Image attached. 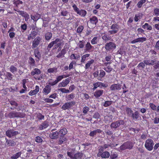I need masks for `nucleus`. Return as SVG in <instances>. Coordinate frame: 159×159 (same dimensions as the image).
Returning a JSON list of instances; mask_svg holds the SVG:
<instances>
[{
  "label": "nucleus",
  "instance_id": "obj_19",
  "mask_svg": "<svg viewBox=\"0 0 159 159\" xmlns=\"http://www.w3.org/2000/svg\"><path fill=\"white\" fill-rule=\"evenodd\" d=\"M61 40V39L59 38H56L55 40H54L50 42L48 45L47 47L48 49H50L54 45L57 43Z\"/></svg>",
  "mask_w": 159,
  "mask_h": 159
},
{
  "label": "nucleus",
  "instance_id": "obj_63",
  "mask_svg": "<svg viewBox=\"0 0 159 159\" xmlns=\"http://www.w3.org/2000/svg\"><path fill=\"white\" fill-rule=\"evenodd\" d=\"M11 130H7L6 131V134L7 136L9 137H11L12 136V131Z\"/></svg>",
  "mask_w": 159,
  "mask_h": 159
},
{
  "label": "nucleus",
  "instance_id": "obj_49",
  "mask_svg": "<svg viewBox=\"0 0 159 159\" xmlns=\"http://www.w3.org/2000/svg\"><path fill=\"white\" fill-rule=\"evenodd\" d=\"M58 90L61 91L62 93H69L70 92V90L65 88H60Z\"/></svg>",
  "mask_w": 159,
  "mask_h": 159
},
{
  "label": "nucleus",
  "instance_id": "obj_43",
  "mask_svg": "<svg viewBox=\"0 0 159 159\" xmlns=\"http://www.w3.org/2000/svg\"><path fill=\"white\" fill-rule=\"evenodd\" d=\"M21 152H18L16 154H14L11 157V159H17L21 155Z\"/></svg>",
  "mask_w": 159,
  "mask_h": 159
},
{
  "label": "nucleus",
  "instance_id": "obj_39",
  "mask_svg": "<svg viewBox=\"0 0 159 159\" xmlns=\"http://www.w3.org/2000/svg\"><path fill=\"white\" fill-rule=\"evenodd\" d=\"M142 27L143 29H146L148 30H152V26L148 23H145L144 25L142 26Z\"/></svg>",
  "mask_w": 159,
  "mask_h": 159
},
{
  "label": "nucleus",
  "instance_id": "obj_17",
  "mask_svg": "<svg viewBox=\"0 0 159 159\" xmlns=\"http://www.w3.org/2000/svg\"><path fill=\"white\" fill-rule=\"evenodd\" d=\"M104 93L103 90H97L93 93L94 96L97 98H99Z\"/></svg>",
  "mask_w": 159,
  "mask_h": 159
},
{
  "label": "nucleus",
  "instance_id": "obj_48",
  "mask_svg": "<svg viewBox=\"0 0 159 159\" xmlns=\"http://www.w3.org/2000/svg\"><path fill=\"white\" fill-rule=\"evenodd\" d=\"M112 104V101H105L103 105L105 107H107L111 105Z\"/></svg>",
  "mask_w": 159,
  "mask_h": 159
},
{
  "label": "nucleus",
  "instance_id": "obj_21",
  "mask_svg": "<svg viewBox=\"0 0 159 159\" xmlns=\"http://www.w3.org/2000/svg\"><path fill=\"white\" fill-rule=\"evenodd\" d=\"M39 86L36 85L35 87V89L34 90H31L29 93L28 94L30 96L35 95L39 92Z\"/></svg>",
  "mask_w": 159,
  "mask_h": 159
},
{
  "label": "nucleus",
  "instance_id": "obj_4",
  "mask_svg": "<svg viewBox=\"0 0 159 159\" xmlns=\"http://www.w3.org/2000/svg\"><path fill=\"white\" fill-rule=\"evenodd\" d=\"M67 156L70 157V159H77L81 158L83 156L82 153L78 152L75 153L73 156V152H67Z\"/></svg>",
  "mask_w": 159,
  "mask_h": 159
},
{
  "label": "nucleus",
  "instance_id": "obj_31",
  "mask_svg": "<svg viewBox=\"0 0 159 159\" xmlns=\"http://www.w3.org/2000/svg\"><path fill=\"white\" fill-rule=\"evenodd\" d=\"M29 64L31 66H36V62L31 57H29L28 61Z\"/></svg>",
  "mask_w": 159,
  "mask_h": 159
},
{
  "label": "nucleus",
  "instance_id": "obj_5",
  "mask_svg": "<svg viewBox=\"0 0 159 159\" xmlns=\"http://www.w3.org/2000/svg\"><path fill=\"white\" fill-rule=\"evenodd\" d=\"M103 148H100L98 149V152L97 154L98 157H101L102 158H108L110 156V153L107 151L103 152Z\"/></svg>",
  "mask_w": 159,
  "mask_h": 159
},
{
  "label": "nucleus",
  "instance_id": "obj_55",
  "mask_svg": "<svg viewBox=\"0 0 159 159\" xmlns=\"http://www.w3.org/2000/svg\"><path fill=\"white\" fill-rule=\"evenodd\" d=\"M6 143L9 146H13L14 145V142L11 140H7Z\"/></svg>",
  "mask_w": 159,
  "mask_h": 159
},
{
  "label": "nucleus",
  "instance_id": "obj_15",
  "mask_svg": "<svg viewBox=\"0 0 159 159\" xmlns=\"http://www.w3.org/2000/svg\"><path fill=\"white\" fill-rule=\"evenodd\" d=\"M121 85L118 84H112L110 87V89L111 91L115 90H120L121 89Z\"/></svg>",
  "mask_w": 159,
  "mask_h": 159
},
{
  "label": "nucleus",
  "instance_id": "obj_24",
  "mask_svg": "<svg viewBox=\"0 0 159 159\" xmlns=\"http://www.w3.org/2000/svg\"><path fill=\"white\" fill-rule=\"evenodd\" d=\"M38 33L35 31H31L30 34L28 36L27 38L28 40H30L31 39H34L37 34Z\"/></svg>",
  "mask_w": 159,
  "mask_h": 159
},
{
  "label": "nucleus",
  "instance_id": "obj_52",
  "mask_svg": "<svg viewBox=\"0 0 159 159\" xmlns=\"http://www.w3.org/2000/svg\"><path fill=\"white\" fill-rule=\"evenodd\" d=\"M89 107L87 106L84 107L83 109V112L84 113V115H85L87 114L88 112L89 111Z\"/></svg>",
  "mask_w": 159,
  "mask_h": 159
},
{
  "label": "nucleus",
  "instance_id": "obj_54",
  "mask_svg": "<svg viewBox=\"0 0 159 159\" xmlns=\"http://www.w3.org/2000/svg\"><path fill=\"white\" fill-rule=\"evenodd\" d=\"M23 2L20 0H17L14 2V4L17 7H18L20 4H22Z\"/></svg>",
  "mask_w": 159,
  "mask_h": 159
},
{
  "label": "nucleus",
  "instance_id": "obj_9",
  "mask_svg": "<svg viewBox=\"0 0 159 159\" xmlns=\"http://www.w3.org/2000/svg\"><path fill=\"white\" fill-rule=\"evenodd\" d=\"M116 48V44L112 42L107 43L105 46V49L106 50L108 51L115 49Z\"/></svg>",
  "mask_w": 159,
  "mask_h": 159
},
{
  "label": "nucleus",
  "instance_id": "obj_45",
  "mask_svg": "<svg viewBox=\"0 0 159 159\" xmlns=\"http://www.w3.org/2000/svg\"><path fill=\"white\" fill-rule=\"evenodd\" d=\"M146 0H141L138 2L137 6L139 8H140L142 7L143 4L146 2Z\"/></svg>",
  "mask_w": 159,
  "mask_h": 159
},
{
  "label": "nucleus",
  "instance_id": "obj_41",
  "mask_svg": "<svg viewBox=\"0 0 159 159\" xmlns=\"http://www.w3.org/2000/svg\"><path fill=\"white\" fill-rule=\"evenodd\" d=\"M47 72L49 73H56L57 72V68L56 67L49 68L47 70Z\"/></svg>",
  "mask_w": 159,
  "mask_h": 159
},
{
  "label": "nucleus",
  "instance_id": "obj_51",
  "mask_svg": "<svg viewBox=\"0 0 159 159\" xmlns=\"http://www.w3.org/2000/svg\"><path fill=\"white\" fill-rule=\"evenodd\" d=\"M37 118H38V120H40L44 119V116L41 113H39L37 115Z\"/></svg>",
  "mask_w": 159,
  "mask_h": 159
},
{
  "label": "nucleus",
  "instance_id": "obj_22",
  "mask_svg": "<svg viewBox=\"0 0 159 159\" xmlns=\"http://www.w3.org/2000/svg\"><path fill=\"white\" fill-rule=\"evenodd\" d=\"M41 15L38 13H36L34 15H31L30 17L32 20H33L34 21L37 22V20L40 19L41 18Z\"/></svg>",
  "mask_w": 159,
  "mask_h": 159
},
{
  "label": "nucleus",
  "instance_id": "obj_59",
  "mask_svg": "<svg viewBox=\"0 0 159 159\" xmlns=\"http://www.w3.org/2000/svg\"><path fill=\"white\" fill-rule=\"evenodd\" d=\"M106 75L105 72L103 70H100V73L99 74V77L100 78H103Z\"/></svg>",
  "mask_w": 159,
  "mask_h": 159
},
{
  "label": "nucleus",
  "instance_id": "obj_30",
  "mask_svg": "<svg viewBox=\"0 0 159 159\" xmlns=\"http://www.w3.org/2000/svg\"><path fill=\"white\" fill-rule=\"evenodd\" d=\"M49 126L48 122L47 120L44 121L39 126L40 129H43L47 128Z\"/></svg>",
  "mask_w": 159,
  "mask_h": 159
},
{
  "label": "nucleus",
  "instance_id": "obj_7",
  "mask_svg": "<svg viewBox=\"0 0 159 159\" xmlns=\"http://www.w3.org/2000/svg\"><path fill=\"white\" fill-rule=\"evenodd\" d=\"M75 104V102L74 101L66 102L62 106L61 108L64 110L71 109Z\"/></svg>",
  "mask_w": 159,
  "mask_h": 159
},
{
  "label": "nucleus",
  "instance_id": "obj_3",
  "mask_svg": "<svg viewBox=\"0 0 159 159\" xmlns=\"http://www.w3.org/2000/svg\"><path fill=\"white\" fill-rule=\"evenodd\" d=\"M154 145V143L153 140L151 139H148L146 140L144 146L147 150L151 151L153 148Z\"/></svg>",
  "mask_w": 159,
  "mask_h": 159
},
{
  "label": "nucleus",
  "instance_id": "obj_53",
  "mask_svg": "<svg viewBox=\"0 0 159 159\" xmlns=\"http://www.w3.org/2000/svg\"><path fill=\"white\" fill-rule=\"evenodd\" d=\"M84 28V26L82 25L79 26L77 29V33L79 34H80Z\"/></svg>",
  "mask_w": 159,
  "mask_h": 159
},
{
  "label": "nucleus",
  "instance_id": "obj_37",
  "mask_svg": "<svg viewBox=\"0 0 159 159\" xmlns=\"http://www.w3.org/2000/svg\"><path fill=\"white\" fill-rule=\"evenodd\" d=\"M85 41L84 40H80L77 44L78 48L79 49H82L84 48V46Z\"/></svg>",
  "mask_w": 159,
  "mask_h": 159
},
{
  "label": "nucleus",
  "instance_id": "obj_58",
  "mask_svg": "<svg viewBox=\"0 0 159 159\" xmlns=\"http://www.w3.org/2000/svg\"><path fill=\"white\" fill-rule=\"evenodd\" d=\"M75 97L74 94L73 93H71L66 97L67 99L68 100H71V99H73Z\"/></svg>",
  "mask_w": 159,
  "mask_h": 159
},
{
  "label": "nucleus",
  "instance_id": "obj_25",
  "mask_svg": "<svg viewBox=\"0 0 159 159\" xmlns=\"http://www.w3.org/2000/svg\"><path fill=\"white\" fill-rule=\"evenodd\" d=\"M20 14L25 18V21H27L30 18V16L27 13L24 11H20Z\"/></svg>",
  "mask_w": 159,
  "mask_h": 159
},
{
  "label": "nucleus",
  "instance_id": "obj_11",
  "mask_svg": "<svg viewBox=\"0 0 159 159\" xmlns=\"http://www.w3.org/2000/svg\"><path fill=\"white\" fill-rule=\"evenodd\" d=\"M124 124L125 122L123 120H119L112 122L111 125V128L116 129L121 125H124Z\"/></svg>",
  "mask_w": 159,
  "mask_h": 159
},
{
  "label": "nucleus",
  "instance_id": "obj_2",
  "mask_svg": "<svg viewBox=\"0 0 159 159\" xmlns=\"http://www.w3.org/2000/svg\"><path fill=\"white\" fill-rule=\"evenodd\" d=\"M72 7L74 11L81 17H84L86 16L87 13L86 10L82 9L80 10L75 4H73Z\"/></svg>",
  "mask_w": 159,
  "mask_h": 159
},
{
  "label": "nucleus",
  "instance_id": "obj_26",
  "mask_svg": "<svg viewBox=\"0 0 159 159\" xmlns=\"http://www.w3.org/2000/svg\"><path fill=\"white\" fill-rule=\"evenodd\" d=\"M51 90V87L49 85H47L43 89V93L44 94L47 95L49 93Z\"/></svg>",
  "mask_w": 159,
  "mask_h": 159
},
{
  "label": "nucleus",
  "instance_id": "obj_36",
  "mask_svg": "<svg viewBox=\"0 0 159 159\" xmlns=\"http://www.w3.org/2000/svg\"><path fill=\"white\" fill-rule=\"evenodd\" d=\"M125 111L128 116L130 117L133 113V111L130 108L128 107L125 108Z\"/></svg>",
  "mask_w": 159,
  "mask_h": 159
},
{
  "label": "nucleus",
  "instance_id": "obj_12",
  "mask_svg": "<svg viewBox=\"0 0 159 159\" xmlns=\"http://www.w3.org/2000/svg\"><path fill=\"white\" fill-rule=\"evenodd\" d=\"M71 79L70 77H68L63 80L58 85V87L59 88L65 87L69 83Z\"/></svg>",
  "mask_w": 159,
  "mask_h": 159
},
{
  "label": "nucleus",
  "instance_id": "obj_14",
  "mask_svg": "<svg viewBox=\"0 0 159 159\" xmlns=\"http://www.w3.org/2000/svg\"><path fill=\"white\" fill-rule=\"evenodd\" d=\"M130 117L135 121L139 120L141 118L139 113L138 111H136L134 113L133 112Z\"/></svg>",
  "mask_w": 159,
  "mask_h": 159
},
{
  "label": "nucleus",
  "instance_id": "obj_46",
  "mask_svg": "<svg viewBox=\"0 0 159 159\" xmlns=\"http://www.w3.org/2000/svg\"><path fill=\"white\" fill-rule=\"evenodd\" d=\"M119 25L117 24H113L111 26V29L112 30L118 31Z\"/></svg>",
  "mask_w": 159,
  "mask_h": 159
},
{
  "label": "nucleus",
  "instance_id": "obj_61",
  "mask_svg": "<svg viewBox=\"0 0 159 159\" xmlns=\"http://www.w3.org/2000/svg\"><path fill=\"white\" fill-rule=\"evenodd\" d=\"M76 64V62L75 61H72L69 64V69L70 70L73 68V65H75Z\"/></svg>",
  "mask_w": 159,
  "mask_h": 159
},
{
  "label": "nucleus",
  "instance_id": "obj_56",
  "mask_svg": "<svg viewBox=\"0 0 159 159\" xmlns=\"http://www.w3.org/2000/svg\"><path fill=\"white\" fill-rule=\"evenodd\" d=\"M153 14L157 16H159V8H155L154 9Z\"/></svg>",
  "mask_w": 159,
  "mask_h": 159
},
{
  "label": "nucleus",
  "instance_id": "obj_47",
  "mask_svg": "<svg viewBox=\"0 0 159 159\" xmlns=\"http://www.w3.org/2000/svg\"><path fill=\"white\" fill-rule=\"evenodd\" d=\"M93 90H95L96 89L98 88V87H100V82L98 81L94 83L93 84Z\"/></svg>",
  "mask_w": 159,
  "mask_h": 159
},
{
  "label": "nucleus",
  "instance_id": "obj_64",
  "mask_svg": "<svg viewBox=\"0 0 159 159\" xmlns=\"http://www.w3.org/2000/svg\"><path fill=\"white\" fill-rule=\"evenodd\" d=\"M35 140L36 142L38 143H42L43 141L42 139L39 136H37L36 137Z\"/></svg>",
  "mask_w": 159,
  "mask_h": 159
},
{
  "label": "nucleus",
  "instance_id": "obj_57",
  "mask_svg": "<svg viewBox=\"0 0 159 159\" xmlns=\"http://www.w3.org/2000/svg\"><path fill=\"white\" fill-rule=\"evenodd\" d=\"M103 69L107 72L108 73H110L112 70V68L109 66H107L106 67L104 68Z\"/></svg>",
  "mask_w": 159,
  "mask_h": 159
},
{
  "label": "nucleus",
  "instance_id": "obj_13",
  "mask_svg": "<svg viewBox=\"0 0 159 159\" xmlns=\"http://www.w3.org/2000/svg\"><path fill=\"white\" fill-rule=\"evenodd\" d=\"M41 39L39 36H37L34 40L32 42V48L33 49L36 48L39 44Z\"/></svg>",
  "mask_w": 159,
  "mask_h": 159
},
{
  "label": "nucleus",
  "instance_id": "obj_27",
  "mask_svg": "<svg viewBox=\"0 0 159 159\" xmlns=\"http://www.w3.org/2000/svg\"><path fill=\"white\" fill-rule=\"evenodd\" d=\"M156 61L155 60H150L149 59H145L144 61L145 64L147 65L150 66L154 65Z\"/></svg>",
  "mask_w": 159,
  "mask_h": 159
},
{
  "label": "nucleus",
  "instance_id": "obj_18",
  "mask_svg": "<svg viewBox=\"0 0 159 159\" xmlns=\"http://www.w3.org/2000/svg\"><path fill=\"white\" fill-rule=\"evenodd\" d=\"M147 39L145 37L139 38L132 41L131 42V43L132 44H134L138 42L143 43Z\"/></svg>",
  "mask_w": 159,
  "mask_h": 159
},
{
  "label": "nucleus",
  "instance_id": "obj_44",
  "mask_svg": "<svg viewBox=\"0 0 159 159\" xmlns=\"http://www.w3.org/2000/svg\"><path fill=\"white\" fill-rule=\"evenodd\" d=\"M102 39L103 40L107 41L110 40L111 39V37L107 34H104L102 35Z\"/></svg>",
  "mask_w": 159,
  "mask_h": 159
},
{
  "label": "nucleus",
  "instance_id": "obj_38",
  "mask_svg": "<svg viewBox=\"0 0 159 159\" xmlns=\"http://www.w3.org/2000/svg\"><path fill=\"white\" fill-rule=\"evenodd\" d=\"M90 56V54L89 53H87L84 55H83L81 57V63H84L86 60V58L89 57Z\"/></svg>",
  "mask_w": 159,
  "mask_h": 159
},
{
  "label": "nucleus",
  "instance_id": "obj_29",
  "mask_svg": "<svg viewBox=\"0 0 159 159\" xmlns=\"http://www.w3.org/2000/svg\"><path fill=\"white\" fill-rule=\"evenodd\" d=\"M143 16V14L141 13H139L138 14H135L134 17L135 22H137L141 19L142 18Z\"/></svg>",
  "mask_w": 159,
  "mask_h": 159
},
{
  "label": "nucleus",
  "instance_id": "obj_1",
  "mask_svg": "<svg viewBox=\"0 0 159 159\" xmlns=\"http://www.w3.org/2000/svg\"><path fill=\"white\" fill-rule=\"evenodd\" d=\"M134 146L133 143L130 141H127L125 142L119 148L120 150L123 151L126 149L130 150Z\"/></svg>",
  "mask_w": 159,
  "mask_h": 159
},
{
  "label": "nucleus",
  "instance_id": "obj_16",
  "mask_svg": "<svg viewBox=\"0 0 159 159\" xmlns=\"http://www.w3.org/2000/svg\"><path fill=\"white\" fill-rule=\"evenodd\" d=\"M93 47L91 44L89 42H87L85 45V49H84V52H92V49L93 48Z\"/></svg>",
  "mask_w": 159,
  "mask_h": 159
},
{
  "label": "nucleus",
  "instance_id": "obj_40",
  "mask_svg": "<svg viewBox=\"0 0 159 159\" xmlns=\"http://www.w3.org/2000/svg\"><path fill=\"white\" fill-rule=\"evenodd\" d=\"M113 116L111 115H109L107 116H106L104 117V120L107 122H111L112 120Z\"/></svg>",
  "mask_w": 159,
  "mask_h": 159
},
{
  "label": "nucleus",
  "instance_id": "obj_20",
  "mask_svg": "<svg viewBox=\"0 0 159 159\" xmlns=\"http://www.w3.org/2000/svg\"><path fill=\"white\" fill-rule=\"evenodd\" d=\"M34 54L35 57L37 58L36 59V61H39L41 57V55L39 52L38 48H36L34 50Z\"/></svg>",
  "mask_w": 159,
  "mask_h": 159
},
{
  "label": "nucleus",
  "instance_id": "obj_35",
  "mask_svg": "<svg viewBox=\"0 0 159 159\" xmlns=\"http://www.w3.org/2000/svg\"><path fill=\"white\" fill-rule=\"evenodd\" d=\"M52 34L50 32H48L45 33V37L46 40L49 41L52 38Z\"/></svg>",
  "mask_w": 159,
  "mask_h": 159
},
{
  "label": "nucleus",
  "instance_id": "obj_33",
  "mask_svg": "<svg viewBox=\"0 0 159 159\" xmlns=\"http://www.w3.org/2000/svg\"><path fill=\"white\" fill-rule=\"evenodd\" d=\"M10 103L11 105L13 106L12 107H10V109L12 110L16 109V107L18 105L17 103L15 101H11L10 102Z\"/></svg>",
  "mask_w": 159,
  "mask_h": 159
},
{
  "label": "nucleus",
  "instance_id": "obj_8",
  "mask_svg": "<svg viewBox=\"0 0 159 159\" xmlns=\"http://www.w3.org/2000/svg\"><path fill=\"white\" fill-rule=\"evenodd\" d=\"M8 117L11 119L15 117L23 118L25 116V114L21 112L12 111L8 114Z\"/></svg>",
  "mask_w": 159,
  "mask_h": 159
},
{
  "label": "nucleus",
  "instance_id": "obj_28",
  "mask_svg": "<svg viewBox=\"0 0 159 159\" xmlns=\"http://www.w3.org/2000/svg\"><path fill=\"white\" fill-rule=\"evenodd\" d=\"M95 61L93 59H91L90 60L88 61L85 64L84 68L85 69H87Z\"/></svg>",
  "mask_w": 159,
  "mask_h": 159
},
{
  "label": "nucleus",
  "instance_id": "obj_23",
  "mask_svg": "<svg viewBox=\"0 0 159 159\" xmlns=\"http://www.w3.org/2000/svg\"><path fill=\"white\" fill-rule=\"evenodd\" d=\"M41 71L39 69L37 68H35L31 72L30 74L31 75H39L41 74Z\"/></svg>",
  "mask_w": 159,
  "mask_h": 159
},
{
  "label": "nucleus",
  "instance_id": "obj_6",
  "mask_svg": "<svg viewBox=\"0 0 159 159\" xmlns=\"http://www.w3.org/2000/svg\"><path fill=\"white\" fill-rule=\"evenodd\" d=\"M98 22V18L96 16H93L90 18L88 22V23L90 27L94 28L96 26Z\"/></svg>",
  "mask_w": 159,
  "mask_h": 159
},
{
  "label": "nucleus",
  "instance_id": "obj_50",
  "mask_svg": "<svg viewBox=\"0 0 159 159\" xmlns=\"http://www.w3.org/2000/svg\"><path fill=\"white\" fill-rule=\"evenodd\" d=\"M98 131V133H100L101 132V130H95L91 131L89 134V135L91 136H93L96 134V132Z\"/></svg>",
  "mask_w": 159,
  "mask_h": 159
},
{
  "label": "nucleus",
  "instance_id": "obj_32",
  "mask_svg": "<svg viewBox=\"0 0 159 159\" xmlns=\"http://www.w3.org/2000/svg\"><path fill=\"white\" fill-rule=\"evenodd\" d=\"M70 75L68 74L66 75L58 76L57 77L56 80L57 81V83H58L59 82L61 81L63 79L68 77Z\"/></svg>",
  "mask_w": 159,
  "mask_h": 159
},
{
  "label": "nucleus",
  "instance_id": "obj_10",
  "mask_svg": "<svg viewBox=\"0 0 159 159\" xmlns=\"http://www.w3.org/2000/svg\"><path fill=\"white\" fill-rule=\"evenodd\" d=\"M67 132V130H60L59 133L61 134V136L60 137L59 139V144H62L63 142L65 141L66 138L64 136V135H65Z\"/></svg>",
  "mask_w": 159,
  "mask_h": 159
},
{
  "label": "nucleus",
  "instance_id": "obj_62",
  "mask_svg": "<svg viewBox=\"0 0 159 159\" xmlns=\"http://www.w3.org/2000/svg\"><path fill=\"white\" fill-rule=\"evenodd\" d=\"M7 78L8 80H12L13 78V75L11 73L9 72H7Z\"/></svg>",
  "mask_w": 159,
  "mask_h": 159
},
{
  "label": "nucleus",
  "instance_id": "obj_42",
  "mask_svg": "<svg viewBox=\"0 0 159 159\" xmlns=\"http://www.w3.org/2000/svg\"><path fill=\"white\" fill-rule=\"evenodd\" d=\"M99 41L98 37L96 36L94 37L91 40V43L92 45L97 44Z\"/></svg>",
  "mask_w": 159,
  "mask_h": 159
},
{
  "label": "nucleus",
  "instance_id": "obj_34",
  "mask_svg": "<svg viewBox=\"0 0 159 159\" xmlns=\"http://www.w3.org/2000/svg\"><path fill=\"white\" fill-rule=\"evenodd\" d=\"M59 133L57 131H56L51 134L49 135V137L52 139H55L58 137Z\"/></svg>",
  "mask_w": 159,
  "mask_h": 159
},
{
  "label": "nucleus",
  "instance_id": "obj_60",
  "mask_svg": "<svg viewBox=\"0 0 159 159\" xmlns=\"http://www.w3.org/2000/svg\"><path fill=\"white\" fill-rule=\"evenodd\" d=\"M10 70L11 72L12 73H14V72H16L17 71V69L14 66L12 65L10 68Z\"/></svg>",
  "mask_w": 159,
  "mask_h": 159
}]
</instances>
